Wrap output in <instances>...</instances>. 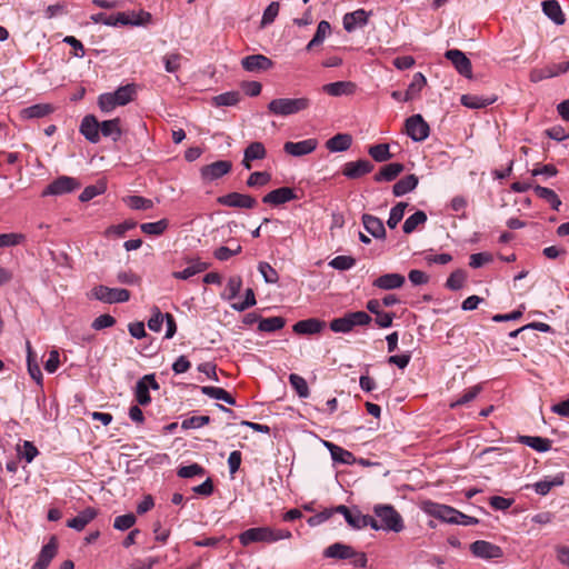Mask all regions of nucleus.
Listing matches in <instances>:
<instances>
[{
  "label": "nucleus",
  "instance_id": "obj_1",
  "mask_svg": "<svg viewBox=\"0 0 569 569\" xmlns=\"http://www.w3.org/2000/svg\"><path fill=\"white\" fill-rule=\"evenodd\" d=\"M291 532L287 529H273L271 527H256L244 530L239 535V541L247 547L252 542L273 543L282 539H290Z\"/></svg>",
  "mask_w": 569,
  "mask_h": 569
},
{
  "label": "nucleus",
  "instance_id": "obj_2",
  "mask_svg": "<svg viewBox=\"0 0 569 569\" xmlns=\"http://www.w3.org/2000/svg\"><path fill=\"white\" fill-rule=\"evenodd\" d=\"M310 107V99L306 97L301 98H277L268 103V111L273 116L288 117L301 111L307 110Z\"/></svg>",
  "mask_w": 569,
  "mask_h": 569
},
{
  "label": "nucleus",
  "instance_id": "obj_3",
  "mask_svg": "<svg viewBox=\"0 0 569 569\" xmlns=\"http://www.w3.org/2000/svg\"><path fill=\"white\" fill-rule=\"evenodd\" d=\"M372 318L365 311L347 312L340 318L330 321L329 327L333 332L348 333L357 326H368Z\"/></svg>",
  "mask_w": 569,
  "mask_h": 569
},
{
  "label": "nucleus",
  "instance_id": "obj_4",
  "mask_svg": "<svg viewBox=\"0 0 569 569\" xmlns=\"http://www.w3.org/2000/svg\"><path fill=\"white\" fill-rule=\"evenodd\" d=\"M323 557L333 559H350L351 563L359 568L367 566V557L363 552L356 551L351 546L336 542L323 550Z\"/></svg>",
  "mask_w": 569,
  "mask_h": 569
},
{
  "label": "nucleus",
  "instance_id": "obj_5",
  "mask_svg": "<svg viewBox=\"0 0 569 569\" xmlns=\"http://www.w3.org/2000/svg\"><path fill=\"white\" fill-rule=\"evenodd\" d=\"M373 512L385 530L400 532L405 528L401 515L392 506L378 505L373 508Z\"/></svg>",
  "mask_w": 569,
  "mask_h": 569
},
{
  "label": "nucleus",
  "instance_id": "obj_6",
  "mask_svg": "<svg viewBox=\"0 0 569 569\" xmlns=\"http://www.w3.org/2000/svg\"><path fill=\"white\" fill-rule=\"evenodd\" d=\"M91 297L106 303L126 302L130 299V291L101 284L91 290Z\"/></svg>",
  "mask_w": 569,
  "mask_h": 569
},
{
  "label": "nucleus",
  "instance_id": "obj_7",
  "mask_svg": "<svg viewBox=\"0 0 569 569\" xmlns=\"http://www.w3.org/2000/svg\"><path fill=\"white\" fill-rule=\"evenodd\" d=\"M160 388L154 375H146L138 380L134 388V398L139 406H148L151 402L150 389L158 390Z\"/></svg>",
  "mask_w": 569,
  "mask_h": 569
},
{
  "label": "nucleus",
  "instance_id": "obj_8",
  "mask_svg": "<svg viewBox=\"0 0 569 569\" xmlns=\"http://www.w3.org/2000/svg\"><path fill=\"white\" fill-rule=\"evenodd\" d=\"M80 186L81 184L77 179L68 176H61L48 184L43 190L42 196H61L79 189Z\"/></svg>",
  "mask_w": 569,
  "mask_h": 569
},
{
  "label": "nucleus",
  "instance_id": "obj_9",
  "mask_svg": "<svg viewBox=\"0 0 569 569\" xmlns=\"http://www.w3.org/2000/svg\"><path fill=\"white\" fill-rule=\"evenodd\" d=\"M406 132L415 141H423L428 138L430 128L421 114H413L406 120Z\"/></svg>",
  "mask_w": 569,
  "mask_h": 569
},
{
  "label": "nucleus",
  "instance_id": "obj_10",
  "mask_svg": "<svg viewBox=\"0 0 569 569\" xmlns=\"http://www.w3.org/2000/svg\"><path fill=\"white\" fill-rule=\"evenodd\" d=\"M423 510L431 517L440 519L441 521H445L448 523L457 522V519H456L457 509L449 507L447 505H441V503H437V502H432V501H426L423 503Z\"/></svg>",
  "mask_w": 569,
  "mask_h": 569
},
{
  "label": "nucleus",
  "instance_id": "obj_11",
  "mask_svg": "<svg viewBox=\"0 0 569 569\" xmlns=\"http://www.w3.org/2000/svg\"><path fill=\"white\" fill-rule=\"evenodd\" d=\"M218 203L232 208L252 209L257 206L256 198L239 192H230L217 199Z\"/></svg>",
  "mask_w": 569,
  "mask_h": 569
},
{
  "label": "nucleus",
  "instance_id": "obj_12",
  "mask_svg": "<svg viewBox=\"0 0 569 569\" xmlns=\"http://www.w3.org/2000/svg\"><path fill=\"white\" fill-rule=\"evenodd\" d=\"M151 13L140 10L139 12H118L116 14L117 26H146L151 22Z\"/></svg>",
  "mask_w": 569,
  "mask_h": 569
},
{
  "label": "nucleus",
  "instance_id": "obj_13",
  "mask_svg": "<svg viewBox=\"0 0 569 569\" xmlns=\"http://www.w3.org/2000/svg\"><path fill=\"white\" fill-rule=\"evenodd\" d=\"M58 538L51 536L49 542L41 548L37 561L32 565L31 569H47L51 560L58 552Z\"/></svg>",
  "mask_w": 569,
  "mask_h": 569
},
{
  "label": "nucleus",
  "instance_id": "obj_14",
  "mask_svg": "<svg viewBox=\"0 0 569 569\" xmlns=\"http://www.w3.org/2000/svg\"><path fill=\"white\" fill-rule=\"evenodd\" d=\"M445 57L455 66L456 70L463 77L471 78L472 67L471 61L467 58V56L458 50L450 49L447 50Z\"/></svg>",
  "mask_w": 569,
  "mask_h": 569
},
{
  "label": "nucleus",
  "instance_id": "obj_15",
  "mask_svg": "<svg viewBox=\"0 0 569 569\" xmlns=\"http://www.w3.org/2000/svg\"><path fill=\"white\" fill-rule=\"evenodd\" d=\"M241 66L248 72H262L271 69L273 61L263 54H251L241 60Z\"/></svg>",
  "mask_w": 569,
  "mask_h": 569
},
{
  "label": "nucleus",
  "instance_id": "obj_16",
  "mask_svg": "<svg viewBox=\"0 0 569 569\" xmlns=\"http://www.w3.org/2000/svg\"><path fill=\"white\" fill-rule=\"evenodd\" d=\"M373 170V164L366 159L345 163L342 174L349 179H358Z\"/></svg>",
  "mask_w": 569,
  "mask_h": 569
},
{
  "label": "nucleus",
  "instance_id": "obj_17",
  "mask_svg": "<svg viewBox=\"0 0 569 569\" xmlns=\"http://www.w3.org/2000/svg\"><path fill=\"white\" fill-rule=\"evenodd\" d=\"M232 163L228 160H218L202 167L201 176L204 180L212 181L230 172Z\"/></svg>",
  "mask_w": 569,
  "mask_h": 569
},
{
  "label": "nucleus",
  "instance_id": "obj_18",
  "mask_svg": "<svg viewBox=\"0 0 569 569\" xmlns=\"http://www.w3.org/2000/svg\"><path fill=\"white\" fill-rule=\"evenodd\" d=\"M297 198L298 197L292 188L281 187L267 193L262 198V201L268 204L279 206L291 200H296Z\"/></svg>",
  "mask_w": 569,
  "mask_h": 569
},
{
  "label": "nucleus",
  "instance_id": "obj_19",
  "mask_svg": "<svg viewBox=\"0 0 569 569\" xmlns=\"http://www.w3.org/2000/svg\"><path fill=\"white\" fill-rule=\"evenodd\" d=\"M80 132L91 143H97L100 140V122L92 116H86L80 124Z\"/></svg>",
  "mask_w": 569,
  "mask_h": 569
},
{
  "label": "nucleus",
  "instance_id": "obj_20",
  "mask_svg": "<svg viewBox=\"0 0 569 569\" xmlns=\"http://www.w3.org/2000/svg\"><path fill=\"white\" fill-rule=\"evenodd\" d=\"M316 139H306L299 142L288 141L283 146L284 152L293 157H301L311 153L317 148Z\"/></svg>",
  "mask_w": 569,
  "mask_h": 569
},
{
  "label": "nucleus",
  "instance_id": "obj_21",
  "mask_svg": "<svg viewBox=\"0 0 569 569\" xmlns=\"http://www.w3.org/2000/svg\"><path fill=\"white\" fill-rule=\"evenodd\" d=\"M406 278L400 273H386L373 280L372 286L382 290H393L401 288Z\"/></svg>",
  "mask_w": 569,
  "mask_h": 569
},
{
  "label": "nucleus",
  "instance_id": "obj_22",
  "mask_svg": "<svg viewBox=\"0 0 569 569\" xmlns=\"http://www.w3.org/2000/svg\"><path fill=\"white\" fill-rule=\"evenodd\" d=\"M98 516V510L92 507H87L80 511L74 518L67 521V527L77 531H82L86 526Z\"/></svg>",
  "mask_w": 569,
  "mask_h": 569
},
{
  "label": "nucleus",
  "instance_id": "obj_23",
  "mask_svg": "<svg viewBox=\"0 0 569 569\" xmlns=\"http://www.w3.org/2000/svg\"><path fill=\"white\" fill-rule=\"evenodd\" d=\"M365 229L376 239L386 238V228L381 219L376 216L365 213L361 218Z\"/></svg>",
  "mask_w": 569,
  "mask_h": 569
},
{
  "label": "nucleus",
  "instance_id": "obj_24",
  "mask_svg": "<svg viewBox=\"0 0 569 569\" xmlns=\"http://www.w3.org/2000/svg\"><path fill=\"white\" fill-rule=\"evenodd\" d=\"M369 14L363 9H358L353 12L346 13L343 17V28L351 32L358 27H363L368 22Z\"/></svg>",
  "mask_w": 569,
  "mask_h": 569
},
{
  "label": "nucleus",
  "instance_id": "obj_25",
  "mask_svg": "<svg viewBox=\"0 0 569 569\" xmlns=\"http://www.w3.org/2000/svg\"><path fill=\"white\" fill-rule=\"evenodd\" d=\"M325 321L310 318L296 322L292 329L297 335H313L319 333L325 328Z\"/></svg>",
  "mask_w": 569,
  "mask_h": 569
},
{
  "label": "nucleus",
  "instance_id": "obj_26",
  "mask_svg": "<svg viewBox=\"0 0 569 569\" xmlns=\"http://www.w3.org/2000/svg\"><path fill=\"white\" fill-rule=\"evenodd\" d=\"M471 552L482 559L498 557V547L485 540H477L470 545Z\"/></svg>",
  "mask_w": 569,
  "mask_h": 569
},
{
  "label": "nucleus",
  "instance_id": "obj_27",
  "mask_svg": "<svg viewBox=\"0 0 569 569\" xmlns=\"http://www.w3.org/2000/svg\"><path fill=\"white\" fill-rule=\"evenodd\" d=\"M355 89L356 84L351 81H337L322 87V91L332 97L351 94L355 92Z\"/></svg>",
  "mask_w": 569,
  "mask_h": 569
},
{
  "label": "nucleus",
  "instance_id": "obj_28",
  "mask_svg": "<svg viewBox=\"0 0 569 569\" xmlns=\"http://www.w3.org/2000/svg\"><path fill=\"white\" fill-rule=\"evenodd\" d=\"M325 446L330 451L331 458L335 462L342 465H352L356 461V458L352 452L339 447L332 442L325 441Z\"/></svg>",
  "mask_w": 569,
  "mask_h": 569
},
{
  "label": "nucleus",
  "instance_id": "obj_29",
  "mask_svg": "<svg viewBox=\"0 0 569 569\" xmlns=\"http://www.w3.org/2000/svg\"><path fill=\"white\" fill-rule=\"evenodd\" d=\"M427 84V79L421 72H416L412 80L405 92L403 101H411L420 96L421 90Z\"/></svg>",
  "mask_w": 569,
  "mask_h": 569
},
{
  "label": "nucleus",
  "instance_id": "obj_30",
  "mask_svg": "<svg viewBox=\"0 0 569 569\" xmlns=\"http://www.w3.org/2000/svg\"><path fill=\"white\" fill-rule=\"evenodd\" d=\"M405 170V166L402 163L392 162L383 166L379 172L375 176V181H392L395 180L402 171Z\"/></svg>",
  "mask_w": 569,
  "mask_h": 569
},
{
  "label": "nucleus",
  "instance_id": "obj_31",
  "mask_svg": "<svg viewBox=\"0 0 569 569\" xmlns=\"http://www.w3.org/2000/svg\"><path fill=\"white\" fill-rule=\"evenodd\" d=\"M100 133L103 137H110L114 142L118 141L122 134L121 120L114 118L100 122Z\"/></svg>",
  "mask_w": 569,
  "mask_h": 569
},
{
  "label": "nucleus",
  "instance_id": "obj_32",
  "mask_svg": "<svg viewBox=\"0 0 569 569\" xmlns=\"http://www.w3.org/2000/svg\"><path fill=\"white\" fill-rule=\"evenodd\" d=\"M352 138L348 133H338L326 142V147L331 152L346 151L351 147Z\"/></svg>",
  "mask_w": 569,
  "mask_h": 569
},
{
  "label": "nucleus",
  "instance_id": "obj_33",
  "mask_svg": "<svg viewBox=\"0 0 569 569\" xmlns=\"http://www.w3.org/2000/svg\"><path fill=\"white\" fill-rule=\"evenodd\" d=\"M419 179L416 174H408L393 184L392 191L396 197H401L412 191L418 186Z\"/></svg>",
  "mask_w": 569,
  "mask_h": 569
},
{
  "label": "nucleus",
  "instance_id": "obj_34",
  "mask_svg": "<svg viewBox=\"0 0 569 569\" xmlns=\"http://www.w3.org/2000/svg\"><path fill=\"white\" fill-rule=\"evenodd\" d=\"M519 441L538 452H546L551 448V440L538 436H521Z\"/></svg>",
  "mask_w": 569,
  "mask_h": 569
},
{
  "label": "nucleus",
  "instance_id": "obj_35",
  "mask_svg": "<svg viewBox=\"0 0 569 569\" xmlns=\"http://www.w3.org/2000/svg\"><path fill=\"white\" fill-rule=\"evenodd\" d=\"M543 13L550 18L555 23L562 24L565 22V16L560 8V4L556 0H547L542 2Z\"/></svg>",
  "mask_w": 569,
  "mask_h": 569
},
{
  "label": "nucleus",
  "instance_id": "obj_36",
  "mask_svg": "<svg viewBox=\"0 0 569 569\" xmlns=\"http://www.w3.org/2000/svg\"><path fill=\"white\" fill-rule=\"evenodd\" d=\"M208 267H209V264L206 262H202L200 260H192L190 262V266H188L186 269H183L181 271H174L172 273V276L176 279L187 280V279L191 278L192 276L207 270Z\"/></svg>",
  "mask_w": 569,
  "mask_h": 569
},
{
  "label": "nucleus",
  "instance_id": "obj_37",
  "mask_svg": "<svg viewBox=\"0 0 569 569\" xmlns=\"http://www.w3.org/2000/svg\"><path fill=\"white\" fill-rule=\"evenodd\" d=\"M563 483V476L557 475L552 478H545L533 483L535 491L540 496H546L550 492L553 487L561 486Z\"/></svg>",
  "mask_w": 569,
  "mask_h": 569
},
{
  "label": "nucleus",
  "instance_id": "obj_38",
  "mask_svg": "<svg viewBox=\"0 0 569 569\" xmlns=\"http://www.w3.org/2000/svg\"><path fill=\"white\" fill-rule=\"evenodd\" d=\"M201 392L212 399L222 400L231 406L236 405V399L220 387L203 386Z\"/></svg>",
  "mask_w": 569,
  "mask_h": 569
},
{
  "label": "nucleus",
  "instance_id": "obj_39",
  "mask_svg": "<svg viewBox=\"0 0 569 569\" xmlns=\"http://www.w3.org/2000/svg\"><path fill=\"white\" fill-rule=\"evenodd\" d=\"M330 32H331L330 23L326 20H321L318 23L317 31H316L313 38L309 41L306 49L308 51H310L313 48L320 46L323 42V40L326 39V37L328 34H330Z\"/></svg>",
  "mask_w": 569,
  "mask_h": 569
},
{
  "label": "nucleus",
  "instance_id": "obj_40",
  "mask_svg": "<svg viewBox=\"0 0 569 569\" xmlns=\"http://www.w3.org/2000/svg\"><path fill=\"white\" fill-rule=\"evenodd\" d=\"M137 227L133 220H126L122 223L110 226L106 229L104 236L107 238H122L124 234Z\"/></svg>",
  "mask_w": 569,
  "mask_h": 569
},
{
  "label": "nucleus",
  "instance_id": "obj_41",
  "mask_svg": "<svg viewBox=\"0 0 569 569\" xmlns=\"http://www.w3.org/2000/svg\"><path fill=\"white\" fill-rule=\"evenodd\" d=\"M286 320L282 317L262 318L259 320L258 330L263 332H274L282 329Z\"/></svg>",
  "mask_w": 569,
  "mask_h": 569
},
{
  "label": "nucleus",
  "instance_id": "obj_42",
  "mask_svg": "<svg viewBox=\"0 0 569 569\" xmlns=\"http://www.w3.org/2000/svg\"><path fill=\"white\" fill-rule=\"evenodd\" d=\"M53 111L51 104L39 103L28 107L22 110V116L28 119L42 118L50 114Z\"/></svg>",
  "mask_w": 569,
  "mask_h": 569
},
{
  "label": "nucleus",
  "instance_id": "obj_43",
  "mask_svg": "<svg viewBox=\"0 0 569 569\" xmlns=\"http://www.w3.org/2000/svg\"><path fill=\"white\" fill-rule=\"evenodd\" d=\"M427 221V214L418 210L410 217H408L402 226V230L405 233H412L420 224H423Z\"/></svg>",
  "mask_w": 569,
  "mask_h": 569
},
{
  "label": "nucleus",
  "instance_id": "obj_44",
  "mask_svg": "<svg viewBox=\"0 0 569 569\" xmlns=\"http://www.w3.org/2000/svg\"><path fill=\"white\" fill-rule=\"evenodd\" d=\"M368 153L377 162H385L392 158V154L389 151L388 143H379V144L370 146L368 149Z\"/></svg>",
  "mask_w": 569,
  "mask_h": 569
},
{
  "label": "nucleus",
  "instance_id": "obj_45",
  "mask_svg": "<svg viewBox=\"0 0 569 569\" xmlns=\"http://www.w3.org/2000/svg\"><path fill=\"white\" fill-rule=\"evenodd\" d=\"M240 101L238 91H228L213 97L212 102L216 107H231Z\"/></svg>",
  "mask_w": 569,
  "mask_h": 569
},
{
  "label": "nucleus",
  "instance_id": "obj_46",
  "mask_svg": "<svg viewBox=\"0 0 569 569\" xmlns=\"http://www.w3.org/2000/svg\"><path fill=\"white\" fill-rule=\"evenodd\" d=\"M169 226V221L167 219H161L156 222H146L140 226V229L143 233L149 236H160L162 234Z\"/></svg>",
  "mask_w": 569,
  "mask_h": 569
},
{
  "label": "nucleus",
  "instance_id": "obj_47",
  "mask_svg": "<svg viewBox=\"0 0 569 569\" xmlns=\"http://www.w3.org/2000/svg\"><path fill=\"white\" fill-rule=\"evenodd\" d=\"M124 203L133 210H147L153 207L151 199L141 196H128L123 199Z\"/></svg>",
  "mask_w": 569,
  "mask_h": 569
},
{
  "label": "nucleus",
  "instance_id": "obj_48",
  "mask_svg": "<svg viewBox=\"0 0 569 569\" xmlns=\"http://www.w3.org/2000/svg\"><path fill=\"white\" fill-rule=\"evenodd\" d=\"M289 382L300 398L309 397L310 391L308 388V383L303 377L297 373H291L289 376Z\"/></svg>",
  "mask_w": 569,
  "mask_h": 569
},
{
  "label": "nucleus",
  "instance_id": "obj_49",
  "mask_svg": "<svg viewBox=\"0 0 569 569\" xmlns=\"http://www.w3.org/2000/svg\"><path fill=\"white\" fill-rule=\"evenodd\" d=\"M468 274L462 269H457L447 279L446 287L450 290H459L463 287Z\"/></svg>",
  "mask_w": 569,
  "mask_h": 569
},
{
  "label": "nucleus",
  "instance_id": "obj_50",
  "mask_svg": "<svg viewBox=\"0 0 569 569\" xmlns=\"http://www.w3.org/2000/svg\"><path fill=\"white\" fill-rule=\"evenodd\" d=\"M246 160H262L267 156V150L261 142H251L244 150Z\"/></svg>",
  "mask_w": 569,
  "mask_h": 569
},
{
  "label": "nucleus",
  "instance_id": "obj_51",
  "mask_svg": "<svg viewBox=\"0 0 569 569\" xmlns=\"http://www.w3.org/2000/svg\"><path fill=\"white\" fill-rule=\"evenodd\" d=\"M136 93V87L133 84H127L118 88L113 96H116L117 102L119 106H126L129 103Z\"/></svg>",
  "mask_w": 569,
  "mask_h": 569
},
{
  "label": "nucleus",
  "instance_id": "obj_52",
  "mask_svg": "<svg viewBox=\"0 0 569 569\" xmlns=\"http://www.w3.org/2000/svg\"><path fill=\"white\" fill-rule=\"evenodd\" d=\"M407 206L408 203L406 202H398L393 208H391L389 219L387 220V226L390 229H395L402 220Z\"/></svg>",
  "mask_w": 569,
  "mask_h": 569
},
{
  "label": "nucleus",
  "instance_id": "obj_53",
  "mask_svg": "<svg viewBox=\"0 0 569 569\" xmlns=\"http://www.w3.org/2000/svg\"><path fill=\"white\" fill-rule=\"evenodd\" d=\"M206 473V469L199 463H192L189 466H182L178 469L177 475L180 478H192L196 476H203Z\"/></svg>",
  "mask_w": 569,
  "mask_h": 569
},
{
  "label": "nucleus",
  "instance_id": "obj_54",
  "mask_svg": "<svg viewBox=\"0 0 569 569\" xmlns=\"http://www.w3.org/2000/svg\"><path fill=\"white\" fill-rule=\"evenodd\" d=\"M356 264V259L350 256H337L330 262L329 266L337 270H349Z\"/></svg>",
  "mask_w": 569,
  "mask_h": 569
},
{
  "label": "nucleus",
  "instance_id": "obj_55",
  "mask_svg": "<svg viewBox=\"0 0 569 569\" xmlns=\"http://www.w3.org/2000/svg\"><path fill=\"white\" fill-rule=\"evenodd\" d=\"M271 180V174L266 172V171H256V172H252L248 180H247V186L248 187H261V186H266L267 183H269V181Z\"/></svg>",
  "mask_w": 569,
  "mask_h": 569
},
{
  "label": "nucleus",
  "instance_id": "obj_56",
  "mask_svg": "<svg viewBox=\"0 0 569 569\" xmlns=\"http://www.w3.org/2000/svg\"><path fill=\"white\" fill-rule=\"evenodd\" d=\"M98 104L103 112H110L116 107H119V103L117 102L113 92L102 93L98 99Z\"/></svg>",
  "mask_w": 569,
  "mask_h": 569
},
{
  "label": "nucleus",
  "instance_id": "obj_57",
  "mask_svg": "<svg viewBox=\"0 0 569 569\" xmlns=\"http://www.w3.org/2000/svg\"><path fill=\"white\" fill-rule=\"evenodd\" d=\"M241 287H242V279L240 276L230 277L228 280L227 287H226V291L228 292L227 299L228 300L234 299L239 295Z\"/></svg>",
  "mask_w": 569,
  "mask_h": 569
},
{
  "label": "nucleus",
  "instance_id": "obj_58",
  "mask_svg": "<svg viewBox=\"0 0 569 569\" xmlns=\"http://www.w3.org/2000/svg\"><path fill=\"white\" fill-rule=\"evenodd\" d=\"M280 4L279 2H271L266 10L263 11L262 19H261V26L266 27L271 24L274 19L277 18L279 13Z\"/></svg>",
  "mask_w": 569,
  "mask_h": 569
},
{
  "label": "nucleus",
  "instance_id": "obj_59",
  "mask_svg": "<svg viewBox=\"0 0 569 569\" xmlns=\"http://www.w3.org/2000/svg\"><path fill=\"white\" fill-rule=\"evenodd\" d=\"M258 270L267 283H276L279 280L278 272L268 262H260Z\"/></svg>",
  "mask_w": 569,
  "mask_h": 569
},
{
  "label": "nucleus",
  "instance_id": "obj_60",
  "mask_svg": "<svg viewBox=\"0 0 569 569\" xmlns=\"http://www.w3.org/2000/svg\"><path fill=\"white\" fill-rule=\"evenodd\" d=\"M136 516L133 513H127L122 516H118L114 519L113 527L117 530H128L136 523Z\"/></svg>",
  "mask_w": 569,
  "mask_h": 569
},
{
  "label": "nucleus",
  "instance_id": "obj_61",
  "mask_svg": "<svg viewBox=\"0 0 569 569\" xmlns=\"http://www.w3.org/2000/svg\"><path fill=\"white\" fill-rule=\"evenodd\" d=\"M345 519L355 529L366 528V515H362L359 510H351Z\"/></svg>",
  "mask_w": 569,
  "mask_h": 569
},
{
  "label": "nucleus",
  "instance_id": "obj_62",
  "mask_svg": "<svg viewBox=\"0 0 569 569\" xmlns=\"http://www.w3.org/2000/svg\"><path fill=\"white\" fill-rule=\"evenodd\" d=\"M164 321V315L160 311L158 307L152 308V316L148 320V327L150 330L154 332H159L162 328V323Z\"/></svg>",
  "mask_w": 569,
  "mask_h": 569
},
{
  "label": "nucleus",
  "instance_id": "obj_63",
  "mask_svg": "<svg viewBox=\"0 0 569 569\" xmlns=\"http://www.w3.org/2000/svg\"><path fill=\"white\" fill-rule=\"evenodd\" d=\"M106 190V187L103 183L101 184H94V186H88L84 188V190L81 192L79 200L82 202H87L91 199H93L96 196L103 193Z\"/></svg>",
  "mask_w": 569,
  "mask_h": 569
},
{
  "label": "nucleus",
  "instance_id": "obj_64",
  "mask_svg": "<svg viewBox=\"0 0 569 569\" xmlns=\"http://www.w3.org/2000/svg\"><path fill=\"white\" fill-rule=\"evenodd\" d=\"M182 56L180 53H170L163 57L164 69L167 72H176L180 68Z\"/></svg>",
  "mask_w": 569,
  "mask_h": 569
}]
</instances>
